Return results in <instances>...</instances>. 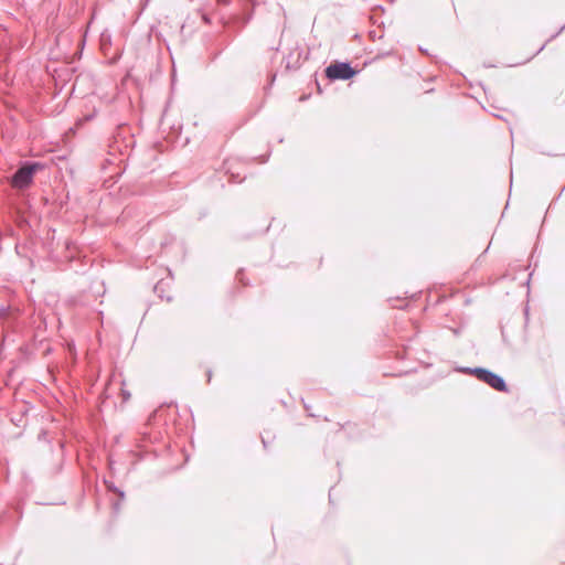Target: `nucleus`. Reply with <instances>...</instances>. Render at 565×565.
Instances as JSON below:
<instances>
[{
    "label": "nucleus",
    "mask_w": 565,
    "mask_h": 565,
    "mask_svg": "<svg viewBox=\"0 0 565 565\" xmlns=\"http://www.w3.org/2000/svg\"><path fill=\"white\" fill-rule=\"evenodd\" d=\"M38 168H40L39 163L26 164L21 167L13 174L12 184L19 189L26 188L32 182L33 174Z\"/></svg>",
    "instance_id": "1"
},
{
    "label": "nucleus",
    "mask_w": 565,
    "mask_h": 565,
    "mask_svg": "<svg viewBox=\"0 0 565 565\" xmlns=\"http://www.w3.org/2000/svg\"><path fill=\"white\" fill-rule=\"evenodd\" d=\"M356 74L349 63L340 62L331 64L326 68V75L330 79H350Z\"/></svg>",
    "instance_id": "2"
},
{
    "label": "nucleus",
    "mask_w": 565,
    "mask_h": 565,
    "mask_svg": "<svg viewBox=\"0 0 565 565\" xmlns=\"http://www.w3.org/2000/svg\"><path fill=\"white\" fill-rule=\"evenodd\" d=\"M486 384H488L490 387L499 391V392H507L508 386L504 381V379L490 370H484L483 373H481V379L479 380Z\"/></svg>",
    "instance_id": "3"
},
{
    "label": "nucleus",
    "mask_w": 565,
    "mask_h": 565,
    "mask_svg": "<svg viewBox=\"0 0 565 565\" xmlns=\"http://www.w3.org/2000/svg\"><path fill=\"white\" fill-rule=\"evenodd\" d=\"M484 370L486 369H483V367H461L460 372L475 375L478 380H480L481 373H483Z\"/></svg>",
    "instance_id": "4"
},
{
    "label": "nucleus",
    "mask_w": 565,
    "mask_h": 565,
    "mask_svg": "<svg viewBox=\"0 0 565 565\" xmlns=\"http://www.w3.org/2000/svg\"><path fill=\"white\" fill-rule=\"evenodd\" d=\"M108 489H109V490H113V491H115V492H117V493L120 495V498H121V499L125 497L124 491H121V490L117 489V488H116V487H114L113 484H109V486H108Z\"/></svg>",
    "instance_id": "5"
},
{
    "label": "nucleus",
    "mask_w": 565,
    "mask_h": 565,
    "mask_svg": "<svg viewBox=\"0 0 565 565\" xmlns=\"http://www.w3.org/2000/svg\"><path fill=\"white\" fill-rule=\"evenodd\" d=\"M162 285L163 282L162 281H159L156 286H154V291L159 294V291L161 290L162 288Z\"/></svg>",
    "instance_id": "6"
},
{
    "label": "nucleus",
    "mask_w": 565,
    "mask_h": 565,
    "mask_svg": "<svg viewBox=\"0 0 565 565\" xmlns=\"http://www.w3.org/2000/svg\"><path fill=\"white\" fill-rule=\"evenodd\" d=\"M122 397H124V401H128L130 398V394L122 390Z\"/></svg>",
    "instance_id": "7"
},
{
    "label": "nucleus",
    "mask_w": 565,
    "mask_h": 565,
    "mask_svg": "<svg viewBox=\"0 0 565 565\" xmlns=\"http://www.w3.org/2000/svg\"><path fill=\"white\" fill-rule=\"evenodd\" d=\"M114 510H115V512L119 511V503H114Z\"/></svg>",
    "instance_id": "8"
},
{
    "label": "nucleus",
    "mask_w": 565,
    "mask_h": 565,
    "mask_svg": "<svg viewBox=\"0 0 565 565\" xmlns=\"http://www.w3.org/2000/svg\"><path fill=\"white\" fill-rule=\"evenodd\" d=\"M218 2L227 4L228 0H218Z\"/></svg>",
    "instance_id": "9"
}]
</instances>
